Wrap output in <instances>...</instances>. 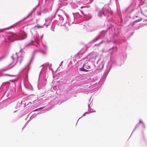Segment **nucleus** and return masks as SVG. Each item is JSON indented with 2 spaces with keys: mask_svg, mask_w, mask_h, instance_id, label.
<instances>
[{
  "mask_svg": "<svg viewBox=\"0 0 147 147\" xmlns=\"http://www.w3.org/2000/svg\"><path fill=\"white\" fill-rule=\"evenodd\" d=\"M9 37L8 39L10 40L11 38H15L16 37H17L18 36L17 35L15 34H9L8 35Z\"/></svg>",
  "mask_w": 147,
  "mask_h": 147,
  "instance_id": "f257e3e1",
  "label": "nucleus"
},
{
  "mask_svg": "<svg viewBox=\"0 0 147 147\" xmlns=\"http://www.w3.org/2000/svg\"><path fill=\"white\" fill-rule=\"evenodd\" d=\"M12 26H11L9 27L3 28V29H0V33L3 32L4 30H8L11 29L12 28Z\"/></svg>",
  "mask_w": 147,
  "mask_h": 147,
  "instance_id": "f03ea898",
  "label": "nucleus"
},
{
  "mask_svg": "<svg viewBox=\"0 0 147 147\" xmlns=\"http://www.w3.org/2000/svg\"><path fill=\"white\" fill-rule=\"evenodd\" d=\"M44 108V107H40L38 109H36L34 111H37L38 110H40V109H43V108Z\"/></svg>",
  "mask_w": 147,
  "mask_h": 147,
  "instance_id": "7ed1b4c3",
  "label": "nucleus"
},
{
  "mask_svg": "<svg viewBox=\"0 0 147 147\" xmlns=\"http://www.w3.org/2000/svg\"><path fill=\"white\" fill-rule=\"evenodd\" d=\"M84 67H82L79 69V70L80 71H84Z\"/></svg>",
  "mask_w": 147,
  "mask_h": 147,
  "instance_id": "20e7f679",
  "label": "nucleus"
},
{
  "mask_svg": "<svg viewBox=\"0 0 147 147\" xmlns=\"http://www.w3.org/2000/svg\"><path fill=\"white\" fill-rule=\"evenodd\" d=\"M36 27H37V28H38L41 27L39 24H37L36 26Z\"/></svg>",
  "mask_w": 147,
  "mask_h": 147,
  "instance_id": "39448f33",
  "label": "nucleus"
},
{
  "mask_svg": "<svg viewBox=\"0 0 147 147\" xmlns=\"http://www.w3.org/2000/svg\"><path fill=\"white\" fill-rule=\"evenodd\" d=\"M41 52L42 53V54H43L44 55H45L46 54V52H45L42 51Z\"/></svg>",
  "mask_w": 147,
  "mask_h": 147,
  "instance_id": "423d86ee",
  "label": "nucleus"
},
{
  "mask_svg": "<svg viewBox=\"0 0 147 147\" xmlns=\"http://www.w3.org/2000/svg\"><path fill=\"white\" fill-rule=\"evenodd\" d=\"M88 71V70H87V69H84V71Z\"/></svg>",
  "mask_w": 147,
  "mask_h": 147,
  "instance_id": "0eeeda50",
  "label": "nucleus"
},
{
  "mask_svg": "<svg viewBox=\"0 0 147 147\" xmlns=\"http://www.w3.org/2000/svg\"><path fill=\"white\" fill-rule=\"evenodd\" d=\"M140 123H143V121H142V120H140Z\"/></svg>",
  "mask_w": 147,
  "mask_h": 147,
  "instance_id": "6e6552de",
  "label": "nucleus"
},
{
  "mask_svg": "<svg viewBox=\"0 0 147 147\" xmlns=\"http://www.w3.org/2000/svg\"><path fill=\"white\" fill-rule=\"evenodd\" d=\"M85 65L84 64H83V65L82 67H84Z\"/></svg>",
  "mask_w": 147,
  "mask_h": 147,
  "instance_id": "1a4fd4ad",
  "label": "nucleus"
},
{
  "mask_svg": "<svg viewBox=\"0 0 147 147\" xmlns=\"http://www.w3.org/2000/svg\"><path fill=\"white\" fill-rule=\"evenodd\" d=\"M38 14H39V16H40V15H41V14H40V13H39Z\"/></svg>",
  "mask_w": 147,
  "mask_h": 147,
  "instance_id": "9d476101",
  "label": "nucleus"
},
{
  "mask_svg": "<svg viewBox=\"0 0 147 147\" xmlns=\"http://www.w3.org/2000/svg\"><path fill=\"white\" fill-rule=\"evenodd\" d=\"M30 15V14H29V15H28V16H27V18Z\"/></svg>",
  "mask_w": 147,
  "mask_h": 147,
  "instance_id": "9b49d317",
  "label": "nucleus"
},
{
  "mask_svg": "<svg viewBox=\"0 0 147 147\" xmlns=\"http://www.w3.org/2000/svg\"><path fill=\"white\" fill-rule=\"evenodd\" d=\"M22 59H21V61H22Z\"/></svg>",
  "mask_w": 147,
  "mask_h": 147,
  "instance_id": "f8f14e48",
  "label": "nucleus"
},
{
  "mask_svg": "<svg viewBox=\"0 0 147 147\" xmlns=\"http://www.w3.org/2000/svg\"><path fill=\"white\" fill-rule=\"evenodd\" d=\"M35 103V102H33V103Z\"/></svg>",
  "mask_w": 147,
  "mask_h": 147,
  "instance_id": "ddd939ff",
  "label": "nucleus"
}]
</instances>
